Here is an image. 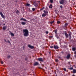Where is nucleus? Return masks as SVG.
I'll list each match as a JSON object with an SVG mask.
<instances>
[{
    "label": "nucleus",
    "mask_w": 76,
    "mask_h": 76,
    "mask_svg": "<svg viewBox=\"0 0 76 76\" xmlns=\"http://www.w3.org/2000/svg\"><path fill=\"white\" fill-rule=\"evenodd\" d=\"M23 34L24 37H28L29 35L28 30L27 29H24L23 30Z\"/></svg>",
    "instance_id": "f257e3e1"
},
{
    "label": "nucleus",
    "mask_w": 76,
    "mask_h": 76,
    "mask_svg": "<svg viewBox=\"0 0 76 76\" xmlns=\"http://www.w3.org/2000/svg\"><path fill=\"white\" fill-rule=\"evenodd\" d=\"M64 1H65V0H61L60 1V3L61 4H63L64 3Z\"/></svg>",
    "instance_id": "f03ea898"
},
{
    "label": "nucleus",
    "mask_w": 76,
    "mask_h": 76,
    "mask_svg": "<svg viewBox=\"0 0 76 76\" xmlns=\"http://www.w3.org/2000/svg\"><path fill=\"white\" fill-rule=\"evenodd\" d=\"M0 14L1 15V17H2V18H5V17H4V16L3 15V13H2V12H0Z\"/></svg>",
    "instance_id": "7ed1b4c3"
},
{
    "label": "nucleus",
    "mask_w": 76,
    "mask_h": 76,
    "mask_svg": "<svg viewBox=\"0 0 76 76\" xmlns=\"http://www.w3.org/2000/svg\"><path fill=\"white\" fill-rule=\"evenodd\" d=\"M37 60L39 61H43V59L42 58H38L37 59Z\"/></svg>",
    "instance_id": "20e7f679"
},
{
    "label": "nucleus",
    "mask_w": 76,
    "mask_h": 76,
    "mask_svg": "<svg viewBox=\"0 0 76 76\" xmlns=\"http://www.w3.org/2000/svg\"><path fill=\"white\" fill-rule=\"evenodd\" d=\"M28 47H29V48H31V49L34 48V47L32 46H31L30 45H28Z\"/></svg>",
    "instance_id": "39448f33"
},
{
    "label": "nucleus",
    "mask_w": 76,
    "mask_h": 76,
    "mask_svg": "<svg viewBox=\"0 0 76 76\" xmlns=\"http://www.w3.org/2000/svg\"><path fill=\"white\" fill-rule=\"evenodd\" d=\"M20 20H23L24 21H25L26 22V20L25 19V18H21L20 19Z\"/></svg>",
    "instance_id": "423d86ee"
},
{
    "label": "nucleus",
    "mask_w": 76,
    "mask_h": 76,
    "mask_svg": "<svg viewBox=\"0 0 76 76\" xmlns=\"http://www.w3.org/2000/svg\"><path fill=\"white\" fill-rule=\"evenodd\" d=\"M65 35L66 38H68V34H67V33H65Z\"/></svg>",
    "instance_id": "0eeeda50"
},
{
    "label": "nucleus",
    "mask_w": 76,
    "mask_h": 76,
    "mask_svg": "<svg viewBox=\"0 0 76 76\" xmlns=\"http://www.w3.org/2000/svg\"><path fill=\"white\" fill-rule=\"evenodd\" d=\"M70 54H69L67 56V59H68L69 58H70Z\"/></svg>",
    "instance_id": "6e6552de"
},
{
    "label": "nucleus",
    "mask_w": 76,
    "mask_h": 76,
    "mask_svg": "<svg viewBox=\"0 0 76 76\" xmlns=\"http://www.w3.org/2000/svg\"><path fill=\"white\" fill-rule=\"evenodd\" d=\"M38 62H36L34 63V65L37 66V65H38Z\"/></svg>",
    "instance_id": "1a4fd4ad"
},
{
    "label": "nucleus",
    "mask_w": 76,
    "mask_h": 76,
    "mask_svg": "<svg viewBox=\"0 0 76 76\" xmlns=\"http://www.w3.org/2000/svg\"><path fill=\"white\" fill-rule=\"evenodd\" d=\"M54 47L55 49H58V48L57 46H54Z\"/></svg>",
    "instance_id": "9d476101"
},
{
    "label": "nucleus",
    "mask_w": 76,
    "mask_h": 76,
    "mask_svg": "<svg viewBox=\"0 0 76 76\" xmlns=\"http://www.w3.org/2000/svg\"><path fill=\"white\" fill-rule=\"evenodd\" d=\"M21 24L23 25H25L26 24V23L24 22H21Z\"/></svg>",
    "instance_id": "9b49d317"
},
{
    "label": "nucleus",
    "mask_w": 76,
    "mask_h": 76,
    "mask_svg": "<svg viewBox=\"0 0 76 76\" xmlns=\"http://www.w3.org/2000/svg\"><path fill=\"white\" fill-rule=\"evenodd\" d=\"M73 73H76V70L75 69H73Z\"/></svg>",
    "instance_id": "f8f14e48"
},
{
    "label": "nucleus",
    "mask_w": 76,
    "mask_h": 76,
    "mask_svg": "<svg viewBox=\"0 0 76 76\" xmlns=\"http://www.w3.org/2000/svg\"><path fill=\"white\" fill-rule=\"evenodd\" d=\"M6 28H7L6 27L4 26L3 27V29H4V30H5V29H6Z\"/></svg>",
    "instance_id": "ddd939ff"
},
{
    "label": "nucleus",
    "mask_w": 76,
    "mask_h": 76,
    "mask_svg": "<svg viewBox=\"0 0 76 76\" xmlns=\"http://www.w3.org/2000/svg\"><path fill=\"white\" fill-rule=\"evenodd\" d=\"M10 34L11 36H14V34L12 32L10 33Z\"/></svg>",
    "instance_id": "4468645a"
},
{
    "label": "nucleus",
    "mask_w": 76,
    "mask_h": 76,
    "mask_svg": "<svg viewBox=\"0 0 76 76\" xmlns=\"http://www.w3.org/2000/svg\"><path fill=\"white\" fill-rule=\"evenodd\" d=\"M44 12L46 14V13H48V12L47 11H46L45 10L44 11Z\"/></svg>",
    "instance_id": "2eb2a0df"
},
{
    "label": "nucleus",
    "mask_w": 76,
    "mask_h": 76,
    "mask_svg": "<svg viewBox=\"0 0 76 76\" xmlns=\"http://www.w3.org/2000/svg\"><path fill=\"white\" fill-rule=\"evenodd\" d=\"M67 25H68V23H65V26H67Z\"/></svg>",
    "instance_id": "dca6fc26"
},
{
    "label": "nucleus",
    "mask_w": 76,
    "mask_h": 76,
    "mask_svg": "<svg viewBox=\"0 0 76 76\" xmlns=\"http://www.w3.org/2000/svg\"><path fill=\"white\" fill-rule=\"evenodd\" d=\"M52 4H50V6H49V7L50 8V9H52Z\"/></svg>",
    "instance_id": "f3484780"
},
{
    "label": "nucleus",
    "mask_w": 76,
    "mask_h": 76,
    "mask_svg": "<svg viewBox=\"0 0 76 76\" xmlns=\"http://www.w3.org/2000/svg\"><path fill=\"white\" fill-rule=\"evenodd\" d=\"M75 50H76V48H72L73 51H75Z\"/></svg>",
    "instance_id": "a211bd4d"
},
{
    "label": "nucleus",
    "mask_w": 76,
    "mask_h": 76,
    "mask_svg": "<svg viewBox=\"0 0 76 76\" xmlns=\"http://www.w3.org/2000/svg\"><path fill=\"white\" fill-rule=\"evenodd\" d=\"M50 1L51 3H53V0H50Z\"/></svg>",
    "instance_id": "6ab92c4d"
},
{
    "label": "nucleus",
    "mask_w": 76,
    "mask_h": 76,
    "mask_svg": "<svg viewBox=\"0 0 76 76\" xmlns=\"http://www.w3.org/2000/svg\"><path fill=\"white\" fill-rule=\"evenodd\" d=\"M54 32L56 34H57V30H54Z\"/></svg>",
    "instance_id": "aec40b11"
},
{
    "label": "nucleus",
    "mask_w": 76,
    "mask_h": 76,
    "mask_svg": "<svg viewBox=\"0 0 76 76\" xmlns=\"http://www.w3.org/2000/svg\"><path fill=\"white\" fill-rule=\"evenodd\" d=\"M29 5H30V4H26V6H29Z\"/></svg>",
    "instance_id": "412c9836"
},
{
    "label": "nucleus",
    "mask_w": 76,
    "mask_h": 76,
    "mask_svg": "<svg viewBox=\"0 0 76 76\" xmlns=\"http://www.w3.org/2000/svg\"><path fill=\"white\" fill-rule=\"evenodd\" d=\"M45 16V15L44 14H43L42 15V16L43 17V16Z\"/></svg>",
    "instance_id": "4be33fe9"
},
{
    "label": "nucleus",
    "mask_w": 76,
    "mask_h": 76,
    "mask_svg": "<svg viewBox=\"0 0 76 76\" xmlns=\"http://www.w3.org/2000/svg\"><path fill=\"white\" fill-rule=\"evenodd\" d=\"M32 9L33 11H35V8H33Z\"/></svg>",
    "instance_id": "5701e85b"
},
{
    "label": "nucleus",
    "mask_w": 76,
    "mask_h": 76,
    "mask_svg": "<svg viewBox=\"0 0 76 76\" xmlns=\"http://www.w3.org/2000/svg\"><path fill=\"white\" fill-rule=\"evenodd\" d=\"M54 21H53L50 22V23H51V24H53V23H54Z\"/></svg>",
    "instance_id": "b1692460"
},
{
    "label": "nucleus",
    "mask_w": 76,
    "mask_h": 76,
    "mask_svg": "<svg viewBox=\"0 0 76 76\" xmlns=\"http://www.w3.org/2000/svg\"><path fill=\"white\" fill-rule=\"evenodd\" d=\"M55 61H56L57 62V61H58V59H55Z\"/></svg>",
    "instance_id": "393cba45"
},
{
    "label": "nucleus",
    "mask_w": 76,
    "mask_h": 76,
    "mask_svg": "<svg viewBox=\"0 0 76 76\" xmlns=\"http://www.w3.org/2000/svg\"><path fill=\"white\" fill-rule=\"evenodd\" d=\"M46 34H48V32L47 31L46 32Z\"/></svg>",
    "instance_id": "a878e982"
},
{
    "label": "nucleus",
    "mask_w": 76,
    "mask_h": 76,
    "mask_svg": "<svg viewBox=\"0 0 76 76\" xmlns=\"http://www.w3.org/2000/svg\"><path fill=\"white\" fill-rule=\"evenodd\" d=\"M1 64H3V62L2 61H1Z\"/></svg>",
    "instance_id": "bb28decb"
},
{
    "label": "nucleus",
    "mask_w": 76,
    "mask_h": 76,
    "mask_svg": "<svg viewBox=\"0 0 76 76\" xmlns=\"http://www.w3.org/2000/svg\"><path fill=\"white\" fill-rule=\"evenodd\" d=\"M57 23H58V24L59 23H60V21H58L57 22Z\"/></svg>",
    "instance_id": "cd10ccee"
},
{
    "label": "nucleus",
    "mask_w": 76,
    "mask_h": 76,
    "mask_svg": "<svg viewBox=\"0 0 76 76\" xmlns=\"http://www.w3.org/2000/svg\"><path fill=\"white\" fill-rule=\"evenodd\" d=\"M69 69H70V70H73V68H72V67L71 68H69Z\"/></svg>",
    "instance_id": "c85d7f7f"
},
{
    "label": "nucleus",
    "mask_w": 76,
    "mask_h": 76,
    "mask_svg": "<svg viewBox=\"0 0 76 76\" xmlns=\"http://www.w3.org/2000/svg\"><path fill=\"white\" fill-rule=\"evenodd\" d=\"M60 7H61V9H62V8H63V6H62L61 5L60 6Z\"/></svg>",
    "instance_id": "c756f323"
},
{
    "label": "nucleus",
    "mask_w": 76,
    "mask_h": 76,
    "mask_svg": "<svg viewBox=\"0 0 76 76\" xmlns=\"http://www.w3.org/2000/svg\"><path fill=\"white\" fill-rule=\"evenodd\" d=\"M19 13V11L18 10H17V12H16V13Z\"/></svg>",
    "instance_id": "7c9ffc66"
},
{
    "label": "nucleus",
    "mask_w": 76,
    "mask_h": 76,
    "mask_svg": "<svg viewBox=\"0 0 76 76\" xmlns=\"http://www.w3.org/2000/svg\"><path fill=\"white\" fill-rule=\"evenodd\" d=\"M64 71H66V69L65 68H64Z\"/></svg>",
    "instance_id": "2f4dec72"
},
{
    "label": "nucleus",
    "mask_w": 76,
    "mask_h": 76,
    "mask_svg": "<svg viewBox=\"0 0 76 76\" xmlns=\"http://www.w3.org/2000/svg\"><path fill=\"white\" fill-rule=\"evenodd\" d=\"M50 48H53L54 47L53 46H50Z\"/></svg>",
    "instance_id": "473e14b6"
},
{
    "label": "nucleus",
    "mask_w": 76,
    "mask_h": 76,
    "mask_svg": "<svg viewBox=\"0 0 76 76\" xmlns=\"http://www.w3.org/2000/svg\"><path fill=\"white\" fill-rule=\"evenodd\" d=\"M43 9H44V7H43L42 9H41V10H43Z\"/></svg>",
    "instance_id": "72a5a7b5"
},
{
    "label": "nucleus",
    "mask_w": 76,
    "mask_h": 76,
    "mask_svg": "<svg viewBox=\"0 0 76 76\" xmlns=\"http://www.w3.org/2000/svg\"><path fill=\"white\" fill-rule=\"evenodd\" d=\"M50 38H53V36H50Z\"/></svg>",
    "instance_id": "f704fd0d"
},
{
    "label": "nucleus",
    "mask_w": 76,
    "mask_h": 76,
    "mask_svg": "<svg viewBox=\"0 0 76 76\" xmlns=\"http://www.w3.org/2000/svg\"><path fill=\"white\" fill-rule=\"evenodd\" d=\"M68 63H69V64H70V62H68Z\"/></svg>",
    "instance_id": "c9c22d12"
},
{
    "label": "nucleus",
    "mask_w": 76,
    "mask_h": 76,
    "mask_svg": "<svg viewBox=\"0 0 76 76\" xmlns=\"http://www.w3.org/2000/svg\"><path fill=\"white\" fill-rule=\"evenodd\" d=\"M75 54H76V52H75Z\"/></svg>",
    "instance_id": "e433bc0d"
},
{
    "label": "nucleus",
    "mask_w": 76,
    "mask_h": 76,
    "mask_svg": "<svg viewBox=\"0 0 76 76\" xmlns=\"http://www.w3.org/2000/svg\"><path fill=\"white\" fill-rule=\"evenodd\" d=\"M10 57V56H8V58H9Z\"/></svg>",
    "instance_id": "4c0bfd02"
},
{
    "label": "nucleus",
    "mask_w": 76,
    "mask_h": 76,
    "mask_svg": "<svg viewBox=\"0 0 76 76\" xmlns=\"http://www.w3.org/2000/svg\"><path fill=\"white\" fill-rule=\"evenodd\" d=\"M59 58V59H60V58Z\"/></svg>",
    "instance_id": "58836bf2"
},
{
    "label": "nucleus",
    "mask_w": 76,
    "mask_h": 76,
    "mask_svg": "<svg viewBox=\"0 0 76 76\" xmlns=\"http://www.w3.org/2000/svg\"><path fill=\"white\" fill-rule=\"evenodd\" d=\"M4 25H5V24H4Z\"/></svg>",
    "instance_id": "ea45409f"
},
{
    "label": "nucleus",
    "mask_w": 76,
    "mask_h": 76,
    "mask_svg": "<svg viewBox=\"0 0 76 76\" xmlns=\"http://www.w3.org/2000/svg\"><path fill=\"white\" fill-rule=\"evenodd\" d=\"M41 55H42V54H41Z\"/></svg>",
    "instance_id": "a19ab883"
}]
</instances>
